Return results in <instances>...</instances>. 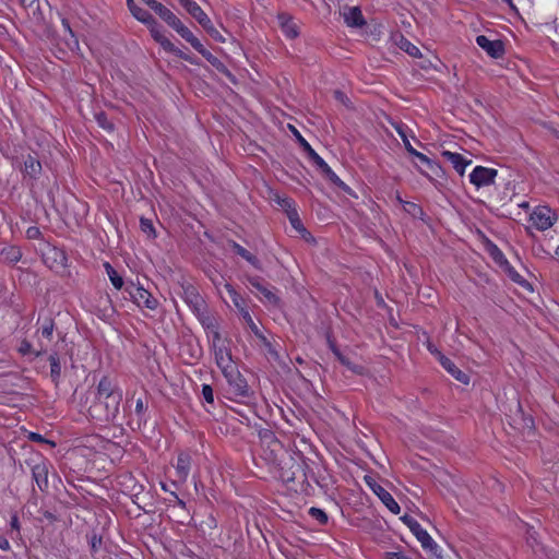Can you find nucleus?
Here are the masks:
<instances>
[{"instance_id": "1", "label": "nucleus", "mask_w": 559, "mask_h": 559, "mask_svg": "<svg viewBox=\"0 0 559 559\" xmlns=\"http://www.w3.org/2000/svg\"><path fill=\"white\" fill-rule=\"evenodd\" d=\"M122 395H114L107 400H95L88 408L91 417L100 423H110L119 413Z\"/></svg>"}, {"instance_id": "2", "label": "nucleus", "mask_w": 559, "mask_h": 559, "mask_svg": "<svg viewBox=\"0 0 559 559\" xmlns=\"http://www.w3.org/2000/svg\"><path fill=\"white\" fill-rule=\"evenodd\" d=\"M294 132L297 136L299 144L307 152L309 158L316 164V166L322 171V174L335 186L341 188L344 191H349V187L340 179V177L331 169V167L324 162V159L317 154V152L311 147V145L299 134V132L294 128Z\"/></svg>"}, {"instance_id": "3", "label": "nucleus", "mask_w": 559, "mask_h": 559, "mask_svg": "<svg viewBox=\"0 0 559 559\" xmlns=\"http://www.w3.org/2000/svg\"><path fill=\"white\" fill-rule=\"evenodd\" d=\"M225 288L227 293L229 294V297L234 304V306L238 309L240 312L242 319L248 324L251 332L260 340H262L264 343H266L265 336L262 334L258 325L254 323L251 314L249 313L245 299L236 292V289L228 283L225 284Z\"/></svg>"}, {"instance_id": "4", "label": "nucleus", "mask_w": 559, "mask_h": 559, "mask_svg": "<svg viewBox=\"0 0 559 559\" xmlns=\"http://www.w3.org/2000/svg\"><path fill=\"white\" fill-rule=\"evenodd\" d=\"M151 32L152 37L156 43H158L163 49L167 52H171L176 55L177 57L190 62L195 63V61L190 57L189 55L182 52L180 49L176 48L175 45L162 33L159 25L157 24L156 20L153 17V22L145 23Z\"/></svg>"}, {"instance_id": "5", "label": "nucleus", "mask_w": 559, "mask_h": 559, "mask_svg": "<svg viewBox=\"0 0 559 559\" xmlns=\"http://www.w3.org/2000/svg\"><path fill=\"white\" fill-rule=\"evenodd\" d=\"M401 520L405 525H407V527L420 542L423 548L428 549L433 554H437L438 545L433 542V539L430 537L427 531L424 530L421 525L413 516L404 514L401 518Z\"/></svg>"}, {"instance_id": "6", "label": "nucleus", "mask_w": 559, "mask_h": 559, "mask_svg": "<svg viewBox=\"0 0 559 559\" xmlns=\"http://www.w3.org/2000/svg\"><path fill=\"white\" fill-rule=\"evenodd\" d=\"M227 380L229 392L237 397H246L249 395V385L242 374L233 366L223 371Z\"/></svg>"}, {"instance_id": "7", "label": "nucleus", "mask_w": 559, "mask_h": 559, "mask_svg": "<svg viewBox=\"0 0 559 559\" xmlns=\"http://www.w3.org/2000/svg\"><path fill=\"white\" fill-rule=\"evenodd\" d=\"M364 480L366 485L370 488V490L381 500V502L393 514H399L401 512V508L393 498V496L388 490H385L381 485H379L372 476L365 475Z\"/></svg>"}, {"instance_id": "8", "label": "nucleus", "mask_w": 559, "mask_h": 559, "mask_svg": "<svg viewBox=\"0 0 559 559\" xmlns=\"http://www.w3.org/2000/svg\"><path fill=\"white\" fill-rule=\"evenodd\" d=\"M189 14L198 21V23L206 31V33L213 39L219 43L225 41V37L219 33L217 28H215L211 19L199 4L192 5V10L189 12Z\"/></svg>"}, {"instance_id": "9", "label": "nucleus", "mask_w": 559, "mask_h": 559, "mask_svg": "<svg viewBox=\"0 0 559 559\" xmlns=\"http://www.w3.org/2000/svg\"><path fill=\"white\" fill-rule=\"evenodd\" d=\"M127 292L129 293L131 299L139 307H146L147 309L154 310L158 306L157 299L154 298L151 293H148L141 286H135L134 284H131L130 286L127 287Z\"/></svg>"}, {"instance_id": "10", "label": "nucleus", "mask_w": 559, "mask_h": 559, "mask_svg": "<svg viewBox=\"0 0 559 559\" xmlns=\"http://www.w3.org/2000/svg\"><path fill=\"white\" fill-rule=\"evenodd\" d=\"M530 219L533 226L538 230H546L550 228L556 221L552 211L548 206L536 207L531 214Z\"/></svg>"}, {"instance_id": "11", "label": "nucleus", "mask_w": 559, "mask_h": 559, "mask_svg": "<svg viewBox=\"0 0 559 559\" xmlns=\"http://www.w3.org/2000/svg\"><path fill=\"white\" fill-rule=\"evenodd\" d=\"M248 283L251 287L257 289L264 298V301L274 307L280 306L281 299L274 293V287H269L264 284L263 280L259 276H248Z\"/></svg>"}, {"instance_id": "12", "label": "nucleus", "mask_w": 559, "mask_h": 559, "mask_svg": "<svg viewBox=\"0 0 559 559\" xmlns=\"http://www.w3.org/2000/svg\"><path fill=\"white\" fill-rule=\"evenodd\" d=\"M498 171L493 168L476 166L469 175V181L476 187H486L495 182Z\"/></svg>"}, {"instance_id": "13", "label": "nucleus", "mask_w": 559, "mask_h": 559, "mask_svg": "<svg viewBox=\"0 0 559 559\" xmlns=\"http://www.w3.org/2000/svg\"><path fill=\"white\" fill-rule=\"evenodd\" d=\"M195 316L200 323L202 324V326L207 331L209 334L212 335V343H221L222 336L218 331V322L216 318L207 311V308H204Z\"/></svg>"}, {"instance_id": "14", "label": "nucleus", "mask_w": 559, "mask_h": 559, "mask_svg": "<svg viewBox=\"0 0 559 559\" xmlns=\"http://www.w3.org/2000/svg\"><path fill=\"white\" fill-rule=\"evenodd\" d=\"M114 395H122V391L116 380L104 376L97 384L96 400H107Z\"/></svg>"}, {"instance_id": "15", "label": "nucleus", "mask_w": 559, "mask_h": 559, "mask_svg": "<svg viewBox=\"0 0 559 559\" xmlns=\"http://www.w3.org/2000/svg\"><path fill=\"white\" fill-rule=\"evenodd\" d=\"M477 45L484 49L490 57L498 59L504 53V45L501 40H490L485 35H478L476 37Z\"/></svg>"}, {"instance_id": "16", "label": "nucleus", "mask_w": 559, "mask_h": 559, "mask_svg": "<svg viewBox=\"0 0 559 559\" xmlns=\"http://www.w3.org/2000/svg\"><path fill=\"white\" fill-rule=\"evenodd\" d=\"M183 299L194 314L206 308L205 300L192 285L183 287Z\"/></svg>"}, {"instance_id": "17", "label": "nucleus", "mask_w": 559, "mask_h": 559, "mask_svg": "<svg viewBox=\"0 0 559 559\" xmlns=\"http://www.w3.org/2000/svg\"><path fill=\"white\" fill-rule=\"evenodd\" d=\"M438 360L441 366L457 381L463 384L469 383V376L462 371L450 358L445 357L441 352H438Z\"/></svg>"}, {"instance_id": "18", "label": "nucleus", "mask_w": 559, "mask_h": 559, "mask_svg": "<svg viewBox=\"0 0 559 559\" xmlns=\"http://www.w3.org/2000/svg\"><path fill=\"white\" fill-rule=\"evenodd\" d=\"M23 166L20 168L24 177L35 180L41 171V164L38 158L32 154L22 156Z\"/></svg>"}, {"instance_id": "19", "label": "nucleus", "mask_w": 559, "mask_h": 559, "mask_svg": "<svg viewBox=\"0 0 559 559\" xmlns=\"http://www.w3.org/2000/svg\"><path fill=\"white\" fill-rule=\"evenodd\" d=\"M32 476L40 491L48 488V465L41 461L32 466Z\"/></svg>"}, {"instance_id": "20", "label": "nucleus", "mask_w": 559, "mask_h": 559, "mask_svg": "<svg viewBox=\"0 0 559 559\" xmlns=\"http://www.w3.org/2000/svg\"><path fill=\"white\" fill-rule=\"evenodd\" d=\"M212 346L214 348L215 361L222 372L233 367L230 350L227 347L219 345V343H212Z\"/></svg>"}, {"instance_id": "21", "label": "nucleus", "mask_w": 559, "mask_h": 559, "mask_svg": "<svg viewBox=\"0 0 559 559\" xmlns=\"http://www.w3.org/2000/svg\"><path fill=\"white\" fill-rule=\"evenodd\" d=\"M392 40L400 49H402L409 56L415 57V58L421 57V52H420L419 48L417 46H415L414 44H412L403 34H401V33L393 34Z\"/></svg>"}, {"instance_id": "22", "label": "nucleus", "mask_w": 559, "mask_h": 559, "mask_svg": "<svg viewBox=\"0 0 559 559\" xmlns=\"http://www.w3.org/2000/svg\"><path fill=\"white\" fill-rule=\"evenodd\" d=\"M191 467V456L188 453H179L177 457L176 464V476L181 481L185 483L189 476Z\"/></svg>"}, {"instance_id": "23", "label": "nucleus", "mask_w": 559, "mask_h": 559, "mask_svg": "<svg viewBox=\"0 0 559 559\" xmlns=\"http://www.w3.org/2000/svg\"><path fill=\"white\" fill-rule=\"evenodd\" d=\"M442 157H444L447 160H449L453 168L457 171L459 175L463 176L465 173V168L467 165L472 163L471 159H466L463 157V155L459 153H453L450 151H443L441 153Z\"/></svg>"}, {"instance_id": "24", "label": "nucleus", "mask_w": 559, "mask_h": 559, "mask_svg": "<svg viewBox=\"0 0 559 559\" xmlns=\"http://www.w3.org/2000/svg\"><path fill=\"white\" fill-rule=\"evenodd\" d=\"M344 21L349 27H362L366 21L358 7L347 8L344 12Z\"/></svg>"}, {"instance_id": "25", "label": "nucleus", "mask_w": 559, "mask_h": 559, "mask_svg": "<svg viewBox=\"0 0 559 559\" xmlns=\"http://www.w3.org/2000/svg\"><path fill=\"white\" fill-rule=\"evenodd\" d=\"M278 22L281 25V28L283 33L286 35V37L293 39L296 38L299 35L298 26L293 21L290 16L287 14H280L278 15Z\"/></svg>"}, {"instance_id": "26", "label": "nucleus", "mask_w": 559, "mask_h": 559, "mask_svg": "<svg viewBox=\"0 0 559 559\" xmlns=\"http://www.w3.org/2000/svg\"><path fill=\"white\" fill-rule=\"evenodd\" d=\"M230 247L235 253L240 255L242 259H245L247 262H249L252 266H254L258 270L262 269L259 259L254 254H252L250 251H248L246 248H243L236 241H231Z\"/></svg>"}, {"instance_id": "27", "label": "nucleus", "mask_w": 559, "mask_h": 559, "mask_svg": "<svg viewBox=\"0 0 559 559\" xmlns=\"http://www.w3.org/2000/svg\"><path fill=\"white\" fill-rule=\"evenodd\" d=\"M183 39H186L193 48H199V44L201 43L192 32L182 24V22L178 19L177 23L171 26Z\"/></svg>"}, {"instance_id": "28", "label": "nucleus", "mask_w": 559, "mask_h": 559, "mask_svg": "<svg viewBox=\"0 0 559 559\" xmlns=\"http://www.w3.org/2000/svg\"><path fill=\"white\" fill-rule=\"evenodd\" d=\"M127 5H128L130 12L132 13V15L140 22H142V23L153 22V15L148 11L138 7L136 3L134 2V0H127Z\"/></svg>"}, {"instance_id": "29", "label": "nucleus", "mask_w": 559, "mask_h": 559, "mask_svg": "<svg viewBox=\"0 0 559 559\" xmlns=\"http://www.w3.org/2000/svg\"><path fill=\"white\" fill-rule=\"evenodd\" d=\"M48 360L50 362V378L55 384L59 383L61 377V361L59 354L53 352L49 355Z\"/></svg>"}, {"instance_id": "30", "label": "nucleus", "mask_w": 559, "mask_h": 559, "mask_svg": "<svg viewBox=\"0 0 559 559\" xmlns=\"http://www.w3.org/2000/svg\"><path fill=\"white\" fill-rule=\"evenodd\" d=\"M1 257L9 264L17 263L22 258V251L16 246H8L1 250Z\"/></svg>"}, {"instance_id": "31", "label": "nucleus", "mask_w": 559, "mask_h": 559, "mask_svg": "<svg viewBox=\"0 0 559 559\" xmlns=\"http://www.w3.org/2000/svg\"><path fill=\"white\" fill-rule=\"evenodd\" d=\"M153 11L163 20L165 21L170 27L177 23L178 17L164 4L158 2Z\"/></svg>"}, {"instance_id": "32", "label": "nucleus", "mask_w": 559, "mask_h": 559, "mask_svg": "<svg viewBox=\"0 0 559 559\" xmlns=\"http://www.w3.org/2000/svg\"><path fill=\"white\" fill-rule=\"evenodd\" d=\"M415 157L418 158V160L428 168L431 175H435L437 177H440L442 175L443 170L437 162L430 159L428 156L420 152Z\"/></svg>"}, {"instance_id": "33", "label": "nucleus", "mask_w": 559, "mask_h": 559, "mask_svg": "<svg viewBox=\"0 0 559 559\" xmlns=\"http://www.w3.org/2000/svg\"><path fill=\"white\" fill-rule=\"evenodd\" d=\"M104 267L106 270V273H107L112 286L116 289H121L123 286V280L118 274V272L114 269V266L109 262H105Z\"/></svg>"}, {"instance_id": "34", "label": "nucleus", "mask_w": 559, "mask_h": 559, "mask_svg": "<svg viewBox=\"0 0 559 559\" xmlns=\"http://www.w3.org/2000/svg\"><path fill=\"white\" fill-rule=\"evenodd\" d=\"M199 48H194L199 53H201L213 67L221 70L224 69V64L219 61L217 57L212 55L207 49L204 48V46L200 43Z\"/></svg>"}, {"instance_id": "35", "label": "nucleus", "mask_w": 559, "mask_h": 559, "mask_svg": "<svg viewBox=\"0 0 559 559\" xmlns=\"http://www.w3.org/2000/svg\"><path fill=\"white\" fill-rule=\"evenodd\" d=\"M288 219L292 224V226L298 231L300 233L302 236H305V234H308L306 228L304 227L300 218H299V215L297 213L296 210H288Z\"/></svg>"}, {"instance_id": "36", "label": "nucleus", "mask_w": 559, "mask_h": 559, "mask_svg": "<svg viewBox=\"0 0 559 559\" xmlns=\"http://www.w3.org/2000/svg\"><path fill=\"white\" fill-rule=\"evenodd\" d=\"M53 329H55L53 320L50 319V318H47L45 320V323L43 324V326L40 329V336L43 338H46L47 342H51L52 334H53Z\"/></svg>"}, {"instance_id": "37", "label": "nucleus", "mask_w": 559, "mask_h": 559, "mask_svg": "<svg viewBox=\"0 0 559 559\" xmlns=\"http://www.w3.org/2000/svg\"><path fill=\"white\" fill-rule=\"evenodd\" d=\"M146 409H147V405L144 403V401L139 397L135 402V415L138 416V425L140 426L141 423H145L146 421V418H145V413H146Z\"/></svg>"}, {"instance_id": "38", "label": "nucleus", "mask_w": 559, "mask_h": 559, "mask_svg": "<svg viewBox=\"0 0 559 559\" xmlns=\"http://www.w3.org/2000/svg\"><path fill=\"white\" fill-rule=\"evenodd\" d=\"M308 513L322 525L326 524L329 521L328 514L322 509L311 507Z\"/></svg>"}, {"instance_id": "39", "label": "nucleus", "mask_w": 559, "mask_h": 559, "mask_svg": "<svg viewBox=\"0 0 559 559\" xmlns=\"http://www.w3.org/2000/svg\"><path fill=\"white\" fill-rule=\"evenodd\" d=\"M17 352L20 354H22L23 356H26V355H33L34 357H36V348L35 346L27 340H22L19 347H17Z\"/></svg>"}, {"instance_id": "40", "label": "nucleus", "mask_w": 559, "mask_h": 559, "mask_svg": "<svg viewBox=\"0 0 559 559\" xmlns=\"http://www.w3.org/2000/svg\"><path fill=\"white\" fill-rule=\"evenodd\" d=\"M96 121L100 128L109 132L114 131V123L108 119L105 112H98L95 115Z\"/></svg>"}, {"instance_id": "41", "label": "nucleus", "mask_w": 559, "mask_h": 559, "mask_svg": "<svg viewBox=\"0 0 559 559\" xmlns=\"http://www.w3.org/2000/svg\"><path fill=\"white\" fill-rule=\"evenodd\" d=\"M140 227H141V230L144 234H146L148 237H152V238L156 237V231H155V228H154L151 219L141 217Z\"/></svg>"}, {"instance_id": "42", "label": "nucleus", "mask_w": 559, "mask_h": 559, "mask_svg": "<svg viewBox=\"0 0 559 559\" xmlns=\"http://www.w3.org/2000/svg\"><path fill=\"white\" fill-rule=\"evenodd\" d=\"M502 264L504 265V271L509 274L510 278L513 282L519 284L524 282L523 277L509 264V262L506 259L503 260Z\"/></svg>"}, {"instance_id": "43", "label": "nucleus", "mask_w": 559, "mask_h": 559, "mask_svg": "<svg viewBox=\"0 0 559 559\" xmlns=\"http://www.w3.org/2000/svg\"><path fill=\"white\" fill-rule=\"evenodd\" d=\"M396 131H397V133L400 134V136H401V138H402V140H403V143H404V146H405L406 151H407L411 155L416 156L419 152H418V151H416V150L413 147V145L411 144V142H409V140L407 139L406 133L403 131V129L399 127V128H396Z\"/></svg>"}, {"instance_id": "44", "label": "nucleus", "mask_w": 559, "mask_h": 559, "mask_svg": "<svg viewBox=\"0 0 559 559\" xmlns=\"http://www.w3.org/2000/svg\"><path fill=\"white\" fill-rule=\"evenodd\" d=\"M341 364L350 371H353L354 373L361 374L364 372V367L353 364L347 356H345V358H342Z\"/></svg>"}, {"instance_id": "45", "label": "nucleus", "mask_w": 559, "mask_h": 559, "mask_svg": "<svg viewBox=\"0 0 559 559\" xmlns=\"http://www.w3.org/2000/svg\"><path fill=\"white\" fill-rule=\"evenodd\" d=\"M202 396L210 404H212L214 402V393H213V389L210 384L202 385Z\"/></svg>"}, {"instance_id": "46", "label": "nucleus", "mask_w": 559, "mask_h": 559, "mask_svg": "<svg viewBox=\"0 0 559 559\" xmlns=\"http://www.w3.org/2000/svg\"><path fill=\"white\" fill-rule=\"evenodd\" d=\"M46 341L47 340L43 338L41 336L38 337L37 345L35 346V348H36V357H39V356L44 355L47 352L48 343L49 342H46Z\"/></svg>"}, {"instance_id": "47", "label": "nucleus", "mask_w": 559, "mask_h": 559, "mask_svg": "<svg viewBox=\"0 0 559 559\" xmlns=\"http://www.w3.org/2000/svg\"><path fill=\"white\" fill-rule=\"evenodd\" d=\"M277 203L278 205H281L285 211L286 213L288 214V210H296L293 205H294V202L292 199L289 198H277Z\"/></svg>"}, {"instance_id": "48", "label": "nucleus", "mask_w": 559, "mask_h": 559, "mask_svg": "<svg viewBox=\"0 0 559 559\" xmlns=\"http://www.w3.org/2000/svg\"><path fill=\"white\" fill-rule=\"evenodd\" d=\"M91 551L95 554L102 546V537L93 534L90 539Z\"/></svg>"}, {"instance_id": "49", "label": "nucleus", "mask_w": 559, "mask_h": 559, "mask_svg": "<svg viewBox=\"0 0 559 559\" xmlns=\"http://www.w3.org/2000/svg\"><path fill=\"white\" fill-rule=\"evenodd\" d=\"M41 236V231L36 226H31L26 230V237L28 239H38Z\"/></svg>"}, {"instance_id": "50", "label": "nucleus", "mask_w": 559, "mask_h": 559, "mask_svg": "<svg viewBox=\"0 0 559 559\" xmlns=\"http://www.w3.org/2000/svg\"><path fill=\"white\" fill-rule=\"evenodd\" d=\"M518 413L521 415L523 421H524V426L527 427V428H532L534 423H533V419L531 417H525L524 416V413H523V409H522V406L520 403H518Z\"/></svg>"}, {"instance_id": "51", "label": "nucleus", "mask_w": 559, "mask_h": 559, "mask_svg": "<svg viewBox=\"0 0 559 559\" xmlns=\"http://www.w3.org/2000/svg\"><path fill=\"white\" fill-rule=\"evenodd\" d=\"M178 1L188 11V13L192 10V5H197L198 4L193 0H178Z\"/></svg>"}, {"instance_id": "52", "label": "nucleus", "mask_w": 559, "mask_h": 559, "mask_svg": "<svg viewBox=\"0 0 559 559\" xmlns=\"http://www.w3.org/2000/svg\"><path fill=\"white\" fill-rule=\"evenodd\" d=\"M386 559H411L402 552H389L386 554Z\"/></svg>"}, {"instance_id": "53", "label": "nucleus", "mask_w": 559, "mask_h": 559, "mask_svg": "<svg viewBox=\"0 0 559 559\" xmlns=\"http://www.w3.org/2000/svg\"><path fill=\"white\" fill-rule=\"evenodd\" d=\"M29 440L35 441V442H49L41 435L36 433V432L29 433Z\"/></svg>"}, {"instance_id": "54", "label": "nucleus", "mask_w": 559, "mask_h": 559, "mask_svg": "<svg viewBox=\"0 0 559 559\" xmlns=\"http://www.w3.org/2000/svg\"><path fill=\"white\" fill-rule=\"evenodd\" d=\"M10 547L11 546H10L9 540L5 537L0 536V548L4 551H8V550H10Z\"/></svg>"}, {"instance_id": "55", "label": "nucleus", "mask_w": 559, "mask_h": 559, "mask_svg": "<svg viewBox=\"0 0 559 559\" xmlns=\"http://www.w3.org/2000/svg\"><path fill=\"white\" fill-rule=\"evenodd\" d=\"M10 524H11V527H12V528H14V530H16V531H19V530H20V523H19V519H17V516H16V515H13V516L11 518V523H10Z\"/></svg>"}, {"instance_id": "56", "label": "nucleus", "mask_w": 559, "mask_h": 559, "mask_svg": "<svg viewBox=\"0 0 559 559\" xmlns=\"http://www.w3.org/2000/svg\"><path fill=\"white\" fill-rule=\"evenodd\" d=\"M24 8H31L35 4L36 0H19Z\"/></svg>"}, {"instance_id": "57", "label": "nucleus", "mask_w": 559, "mask_h": 559, "mask_svg": "<svg viewBox=\"0 0 559 559\" xmlns=\"http://www.w3.org/2000/svg\"><path fill=\"white\" fill-rule=\"evenodd\" d=\"M62 26L64 27L66 31H68L70 33L71 36H74L68 20H66V19L62 20Z\"/></svg>"}, {"instance_id": "58", "label": "nucleus", "mask_w": 559, "mask_h": 559, "mask_svg": "<svg viewBox=\"0 0 559 559\" xmlns=\"http://www.w3.org/2000/svg\"><path fill=\"white\" fill-rule=\"evenodd\" d=\"M328 345L332 353H334L335 349H338L335 342L331 337H328Z\"/></svg>"}, {"instance_id": "59", "label": "nucleus", "mask_w": 559, "mask_h": 559, "mask_svg": "<svg viewBox=\"0 0 559 559\" xmlns=\"http://www.w3.org/2000/svg\"><path fill=\"white\" fill-rule=\"evenodd\" d=\"M147 7H150L152 10L155 8V5L158 3L156 0H142Z\"/></svg>"}, {"instance_id": "60", "label": "nucleus", "mask_w": 559, "mask_h": 559, "mask_svg": "<svg viewBox=\"0 0 559 559\" xmlns=\"http://www.w3.org/2000/svg\"><path fill=\"white\" fill-rule=\"evenodd\" d=\"M333 354L335 355V357L337 358V360L340 362L342 361V358H345V355L342 354V352L340 349H335V352Z\"/></svg>"}, {"instance_id": "61", "label": "nucleus", "mask_w": 559, "mask_h": 559, "mask_svg": "<svg viewBox=\"0 0 559 559\" xmlns=\"http://www.w3.org/2000/svg\"><path fill=\"white\" fill-rule=\"evenodd\" d=\"M333 354L335 355V357L337 358V360L340 362L342 361V358H345V355L342 354V352L340 349H335V352Z\"/></svg>"}, {"instance_id": "62", "label": "nucleus", "mask_w": 559, "mask_h": 559, "mask_svg": "<svg viewBox=\"0 0 559 559\" xmlns=\"http://www.w3.org/2000/svg\"><path fill=\"white\" fill-rule=\"evenodd\" d=\"M334 96H335L336 99H340V100L344 102V97L345 96H344V94L341 91H335L334 92Z\"/></svg>"}, {"instance_id": "63", "label": "nucleus", "mask_w": 559, "mask_h": 559, "mask_svg": "<svg viewBox=\"0 0 559 559\" xmlns=\"http://www.w3.org/2000/svg\"><path fill=\"white\" fill-rule=\"evenodd\" d=\"M171 495L177 499V503H178L180 507L185 508V506H186L185 501H183V500H181V499H179V498H178V496H177L174 491H171Z\"/></svg>"}, {"instance_id": "64", "label": "nucleus", "mask_w": 559, "mask_h": 559, "mask_svg": "<svg viewBox=\"0 0 559 559\" xmlns=\"http://www.w3.org/2000/svg\"><path fill=\"white\" fill-rule=\"evenodd\" d=\"M428 349H429V352H430L431 354H435V355L438 357V352H439V350H438L433 345L429 344V345H428Z\"/></svg>"}]
</instances>
